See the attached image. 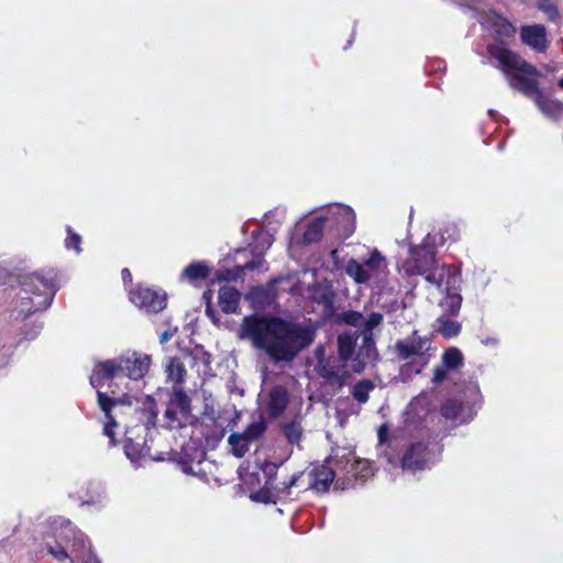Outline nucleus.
<instances>
[{
  "label": "nucleus",
  "mask_w": 563,
  "mask_h": 563,
  "mask_svg": "<svg viewBox=\"0 0 563 563\" xmlns=\"http://www.w3.org/2000/svg\"><path fill=\"white\" fill-rule=\"evenodd\" d=\"M242 331L254 347L275 364L290 363L316 340L317 327L275 314L253 313L243 318Z\"/></svg>",
  "instance_id": "f257e3e1"
},
{
  "label": "nucleus",
  "mask_w": 563,
  "mask_h": 563,
  "mask_svg": "<svg viewBox=\"0 0 563 563\" xmlns=\"http://www.w3.org/2000/svg\"><path fill=\"white\" fill-rule=\"evenodd\" d=\"M487 53L499 63L500 70L512 90L530 100L542 90L539 82L541 71L519 54L498 44H489Z\"/></svg>",
  "instance_id": "f03ea898"
},
{
  "label": "nucleus",
  "mask_w": 563,
  "mask_h": 563,
  "mask_svg": "<svg viewBox=\"0 0 563 563\" xmlns=\"http://www.w3.org/2000/svg\"><path fill=\"white\" fill-rule=\"evenodd\" d=\"M20 313L24 317L46 310L59 289V276L55 268L41 269L20 276Z\"/></svg>",
  "instance_id": "7ed1b4c3"
},
{
  "label": "nucleus",
  "mask_w": 563,
  "mask_h": 563,
  "mask_svg": "<svg viewBox=\"0 0 563 563\" xmlns=\"http://www.w3.org/2000/svg\"><path fill=\"white\" fill-rule=\"evenodd\" d=\"M137 423L128 427L124 438V453L131 462L136 463L146 457L161 460L151 453L147 444V434L151 428L155 427L157 419L156 404L148 398L142 408L135 410Z\"/></svg>",
  "instance_id": "20e7f679"
},
{
  "label": "nucleus",
  "mask_w": 563,
  "mask_h": 563,
  "mask_svg": "<svg viewBox=\"0 0 563 563\" xmlns=\"http://www.w3.org/2000/svg\"><path fill=\"white\" fill-rule=\"evenodd\" d=\"M401 269L408 277L424 276L426 280L442 289L443 279L450 273L445 266L438 268L437 249L424 241L409 249V257L402 262Z\"/></svg>",
  "instance_id": "39448f33"
},
{
  "label": "nucleus",
  "mask_w": 563,
  "mask_h": 563,
  "mask_svg": "<svg viewBox=\"0 0 563 563\" xmlns=\"http://www.w3.org/2000/svg\"><path fill=\"white\" fill-rule=\"evenodd\" d=\"M305 475V471H298L292 473L289 478L284 479L275 486L265 485L261 487L257 492L252 494L251 498L254 501L262 504H277V503H288L292 501L296 498L292 497V488L302 486V478Z\"/></svg>",
  "instance_id": "423d86ee"
},
{
  "label": "nucleus",
  "mask_w": 563,
  "mask_h": 563,
  "mask_svg": "<svg viewBox=\"0 0 563 563\" xmlns=\"http://www.w3.org/2000/svg\"><path fill=\"white\" fill-rule=\"evenodd\" d=\"M385 459L391 466H399L404 472L416 474L428 466L430 451L427 443L413 442L406 448L401 456L386 451Z\"/></svg>",
  "instance_id": "0eeeda50"
},
{
  "label": "nucleus",
  "mask_w": 563,
  "mask_h": 563,
  "mask_svg": "<svg viewBox=\"0 0 563 563\" xmlns=\"http://www.w3.org/2000/svg\"><path fill=\"white\" fill-rule=\"evenodd\" d=\"M130 300L147 313H158L167 306V296L164 291L137 284L129 291Z\"/></svg>",
  "instance_id": "6e6552de"
},
{
  "label": "nucleus",
  "mask_w": 563,
  "mask_h": 563,
  "mask_svg": "<svg viewBox=\"0 0 563 563\" xmlns=\"http://www.w3.org/2000/svg\"><path fill=\"white\" fill-rule=\"evenodd\" d=\"M316 369L319 376L338 390L345 385L350 377L346 363L335 356L320 360Z\"/></svg>",
  "instance_id": "1a4fd4ad"
},
{
  "label": "nucleus",
  "mask_w": 563,
  "mask_h": 563,
  "mask_svg": "<svg viewBox=\"0 0 563 563\" xmlns=\"http://www.w3.org/2000/svg\"><path fill=\"white\" fill-rule=\"evenodd\" d=\"M430 341L428 336L418 334V330H413L410 335L395 343L394 352L399 361H408L411 357H422L429 351Z\"/></svg>",
  "instance_id": "9d476101"
},
{
  "label": "nucleus",
  "mask_w": 563,
  "mask_h": 563,
  "mask_svg": "<svg viewBox=\"0 0 563 563\" xmlns=\"http://www.w3.org/2000/svg\"><path fill=\"white\" fill-rule=\"evenodd\" d=\"M97 402L101 411L104 413L106 422L103 426V434L109 438V443L111 446L117 444L114 428H117L118 423L112 411L118 407L124 405L123 397H111L107 393L98 390L97 391Z\"/></svg>",
  "instance_id": "9b49d317"
},
{
  "label": "nucleus",
  "mask_w": 563,
  "mask_h": 563,
  "mask_svg": "<svg viewBox=\"0 0 563 563\" xmlns=\"http://www.w3.org/2000/svg\"><path fill=\"white\" fill-rule=\"evenodd\" d=\"M119 360L121 363V374H124L133 380L143 378L147 374L152 363L150 355L136 352L120 356Z\"/></svg>",
  "instance_id": "f8f14e48"
},
{
  "label": "nucleus",
  "mask_w": 563,
  "mask_h": 563,
  "mask_svg": "<svg viewBox=\"0 0 563 563\" xmlns=\"http://www.w3.org/2000/svg\"><path fill=\"white\" fill-rule=\"evenodd\" d=\"M310 478L306 486H301V492L314 490L316 493H327L335 478L333 468L325 464L314 465L308 473Z\"/></svg>",
  "instance_id": "ddd939ff"
},
{
  "label": "nucleus",
  "mask_w": 563,
  "mask_h": 563,
  "mask_svg": "<svg viewBox=\"0 0 563 563\" xmlns=\"http://www.w3.org/2000/svg\"><path fill=\"white\" fill-rule=\"evenodd\" d=\"M378 357L374 334H362V343L357 347L353 358L352 368L355 373H362L365 367L374 363Z\"/></svg>",
  "instance_id": "4468645a"
},
{
  "label": "nucleus",
  "mask_w": 563,
  "mask_h": 563,
  "mask_svg": "<svg viewBox=\"0 0 563 563\" xmlns=\"http://www.w3.org/2000/svg\"><path fill=\"white\" fill-rule=\"evenodd\" d=\"M120 364L119 357L98 362L89 377L90 385L98 391L107 380H111L121 374Z\"/></svg>",
  "instance_id": "2eb2a0df"
},
{
  "label": "nucleus",
  "mask_w": 563,
  "mask_h": 563,
  "mask_svg": "<svg viewBox=\"0 0 563 563\" xmlns=\"http://www.w3.org/2000/svg\"><path fill=\"white\" fill-rule=\"evenodd\" d=\"M290 401V395L283 385L273 386L267 394L266 411L269 418L282 417Z\"/></svg>",
  "instance_id": "dca6fc26"
},
{
  "label": "nucleus",
  "mask_w": 563,
  "mask_h": 563,
  "mask_svg": "<svg viewBox=\"0 0 563 563\" xmlns=\"http://www.w3.org/2000/svg\"><path fill=\"white\" fill-rule=\"evenodd\" d=\"M456 282V276L449 273L443 279L442 289L440 291L445 292V297L441 302V307L450 316H456L460 312L462 305V296L456 291L452 285Z\"/></svg>",
  "instance_id": "f3484780"
},
{
  "label": "nucleus",
  "mask_w": 563,
  "mask_h": 563,
  "mask_svg": "<svg viewBox=\"0 0 563 563\" xmlns=\"http://www.w3.org/2000/svg\"><path fill=\"white\" fill-rule=\"evenodd\" d=\"M521 41L536 52H544L548 47L547 31L542 24L522 26Z\"/></svg>",
  "instance_id": "a211bd4d"
},
{
  "label": "nucleus",
  "mask_w": 563,
  "mask_h": 563,
  "mask_svg": "<svg viewBox=\"0 0 563 563\" xmlns=\"http://www.w3.org/2000/svg\"><path fill=\"white\" fill-rule=\"evenodd\" d=\"M206 457V451L194 442L183 445L178 463L184 473L194 474L192 464H200Z\"/></svg>",
  "instance_id": "6ab92c4d"
},
{
  "label": "nucleus",
  "mask_w": 563,
  "mask_h": 563,
  "mask_svg": "<svg viewBox=\"0 0 563 563\" xmlns=\"http://www.w3.org/2000/svg\"><path fill=\"white\" fill-rule=\"evenodd\" d=\"M537 108L549 119L559 121L563 118V103L556 99H552L541 90L532 99Z\"/></svg>",
  "instance_id": "aec40b11"
},
{
  "label": "nucleus",
  "mask_w": 563,
  "mask_h": 563,
  "mask_svg": "<svg viewBox=\"0 0 563 563\" xmlns=\"http://www.w3.org/2000/svg\"><path fill=\"white\" fill-rule=\"evenodd\" d=\"M241 294L232 286H221L218 291V302L221 310L229 313H236L240 308Z\"/></svg>",
  "instance_id": "412c9836"
},
{
  "label": "nucleus",
  "mask_w": 563,
  "mask_h": 563,
  "mask_svg": "<svg viewBox=\"0 0 563 563\" xmlns=\"http://www.w3.org/2000/svg\"><path fill=\"white\" fill-rule=\"evenodd\" d=\"M490 27L493 30L494 40L499 42L501 44L500 46L507 44L509 40L514 38L517 32L514 24L500 15H497L492 21Z\"/></svg>",
  "instance_id": "4be33fe9"
},
{
  "label": "nucleus",
  "mask_w": 563,
  "mask_h": 563,
  "mask_svg": "<svg viewBox=\"0 0 563 563\" xmlns=\"http://www.w3.org/2000/svg\"><path fill=\"white\" fill-rule=\"evenodd\" d=\"M210 273L211 269L205 262H192L183 269L179 279L195 285L198 282L206 280Z\"/></svg>",
  "instance_id": "5701e85b"
},
{
  "label": "nucleus",
  "mask_w": 563,
  "mask_h": 563,
  "mask_svg": "<svg viewBox=\"0 0 563 563\" xmlns=\"http://www.w3.org/2000/svg\"><path fill=\"white\" fill-rule=\"evenodd\" d=\"M325 222L327 218L324 217H316L310 220L302 236L305 243L312 244L320 242L323 238Z\"/></svg>",
  "instance_id": "b1692460"
},
{
  "label": "nucleus",
  "mask_w": 563,
  "mask_h": 563,
  "mask_svg": "<svg viewBox=\"0 0 563 563\" xmlns=\"http://www.w3.org/2000/svg\"><path fill=\"white\" fill-rule=\"evenodd\" d=\"M168 404L180 412V419L183 417L191 419V399L181 387L174 390Z\"/></svg>",
  "instance_id": "393cba45"
},
{
  "label": "nucleus",
  "mask_w": 563,
  "mask_h": 563,
  "mask_svg": "<svg viewBox=\"0 0 563 563\" xmlns=\"http://www.w3.org/2000/svg\"><path fill=\"white\" fill-rule=\"evenodd\" d=\"M165 372L167 374L168 380L173 382L178 386H180L185 382L187 375V371L184 363L177 356L168 358L165 366Z\"/></svg>",
  "instance_id": "a878e982"
},
{
  "label": "nucleus",
  "mask_w": 563,
  "mask_h": 563,
  "mask_svg": "<svg viewBox=\"0 0 563 563\" xmlns=\"http://www.w3.org/2000/svg\"><path fill=\"white\" fill-rule=\"evenodd\" d=\"M356 347V339L347 333L340 334L338 336V357L339 360L343 362H347L350 360L353 361V355Z\"/></svg>",
  "instance_id": "bb28decb"
},
{
  "label": "nucleus",
  "mask_w": 563,
  "mask_h": 563,
  "mask_svg": "<svg viewBox=\"0 0 563 563\" xmlns=\"http://www.w3.org/2000/svg\"><path fill=\"white\" fill-rule=\"evenodd\" d=\"M465 409L463 400L456 398H449L440 406V415L445 420L455 421L457 420Z\"/></svg>",
  "instance_id": "cd10ccee"
},
{
  "label": "nucleus",
  "mask_w": 563,
  "mask_h": 563,
  "mask_svg": "<svg viewBox=\"0 0 563 563\" xmlns=\"http://www.w3.org/2000/svg\"><path fill=\"white\" fill-rule=\"evenodd\" d=\"M345 273L347 274V276L353 278V280L356 284H366L372 277V274L369 273L368 269H366L364 264H361L355 258H351L350 261H347L345 266Z\"/></svg>",
  "instance_id": "c85d7f7f"
},
{
  "label": "nucleus",
  "mask_w": 563,
  "mask_h": 563,
  "mask_svg": "<svg viewBox=\"0 0 563 563\" xmlns=\"http://www.w3.org/2000/svg\"><path fill=\"white\" fill-rule=\"evenodd\" d=\"M267 422L263 416L258 420L250 423L243 432H240L250 443L257 442L265 435Z\"/></svg>",
  "instance_id": "c756f323"
},
{
  "label": "nucleus",
  "mask_w": 563,
  "mask_h": 563,
  "mask_svg": "<svg viewBox=\"0 0 563 563\" xmlns=\"http://www.w3.org/2000/svg\"><path fill=\"white\" fill-rule=\"evenodd\" d=\"M374 389V382L368 378H363L352 387L351 395L358 404H365L369 399V393Z\"/></svg>",
  "instance_id": "7c9ffc66"
},
{
  "label": "nucleus",
  "mask_w": 563,
  "mask_h": 563,
  "mask_svg": "<svg viewBox=\"0 0 563 563\" xmlns=\"http://www.w3.org/2000/svg\"><path fill=\"white\" fill-rule=\"evenodd\" d=\"M280 430L287 442L291 445L299 444L302 439V427L297 420H291L282 424Z\"/></svg>",
  "instance_id": "2f4dec72"
},
{
  "label": "nucleus",
  "mask_w": 563,
  "mask_h": 563,
  "mask_svg": "<svg viewBox=\"0 0 563 563\" xmlns=\"http://www.w3.org/2000/svg\"><path fill=\"white\" fill-rule=\"evenodd\" d=\"M347 473L355 479L366 481L373 475V468L367 460L356 459L351 463Z\"/></svg>",
  "instance_id": "473e14b6"
},
{
  "label": "nucleus",
  "mask_w": 563,
  "mask_h": 563,
  "mask_svg": "<svg viewBox=\"0 0 563 563\" xmlns=\"http://www.w3.org/2000/svg\"><path fill=\"white\" fill-rule=\"evenodd\" d=\"M164 420L166 428L176 430L185 427L190 419L187 417H183L180 419V412L177 409L172 408V406L168 404L164 412Z\"/></svg>",
  "instance_id": "72a5a7b5"
},
{
  "label": "nucleus",
  "mask_w": 563,
  "mask_h": 563,
  "mask_svg": "<svg viewBox=\"0 0 563 563\" xmlns=\"http://www.w3.org/2000/svg\"><path fill=\"white\" fill-rule=\"evenodd\" d=\"M231 452L235 457H243L250 450L251 443L240 432H233L228 439Z\"/></svg>",
  "instance_id": "f704fd0d"
},
{
  "label": "nucleus",
  "mask_w": 563,
  "mask_h": 563,
  "mask_svg": "<svg viewBox=\"0 0 563 563\" xmlns=\"http://www.w3.org/2000/svg\"><path fill=\"white\" fill-rule=\"evenodd\" d=\"M442 364L449 369H456L463 365V354L456 347H450L442 354Z\"/></svg>",
  "instance_id": "c9c22d12"
},
{
  "label": "nucleus",
  "mask_w": 563,
  "mask_h": 563,
  "mask_svg": "<svg viewBox=\"0 0 563 563\" xmlns=\"http://www.w3.org/2000/svg\"><path fill=\"white\" fill-rule=\"evenodd\" d=\"M439 332L444 336L445 339H452L454 336H457L461 332L462 325L460 322L446 319V318H439Z\"/></svg>",
  "instance_id": "e433bc0d"
},
{
  "label": "nucleus",
  "mask_w": 563,
  "mask_h": 563,
  "mask_svg": "<svg viewBox=\"0 0 563 563\" xmlns=\"http://www.w3.org/2000/svg\"><path fill=\"white\" fill-rule=\"evenodd\" d=\"M364 266L372 274L386 268L387 263L386 258L382 255V253L377 249H374L371 252L369 257L364 262Z\"/></svg>",
  "instance_id": "4c0bfd02"
},
{
  "label": "nucleus",
  "mask_w": 563,
  "mask_h": 563,
  "mask_svg": "<svg viewBox=\"0 0 563 563\" xmlns=\"http://www.w3.org/2000/svg\"><path fill=\"white\" fill-rule=\"evenodd\" d=\"M284 465V462L275 463L265 461L262 465V471L265 476V485L275 486L277 479L278 470Z\"/></svg>",
  "instance_id": "58836bf2"
},
{
  "label": "nucleus",
  "mask_w": 563,
  "mask_h": 563,
  "mask_svg": "<svg viewBox=\"0 0 563 563\" xmlns=\"http://www.w3.org/2000/svg\"><path fill=\"white\" fill-rule=\"evenodd\" d=\"M339 217L345 221L343 227V235L344 238H349L353 234L355 230V214L353 210L349 207L342 208L339 211Z\"/></svg>",
  "instance_id": "ea45409f"
},
{
  "label": "nucleus",
  "mask_w": 563,
  "mask_h": 563,
  "mask_svg": "<svg viewBox=\"0 0 563 563\" xmlns=\"http://www.w3.org/2000/svg\"><path fill=\"white\" fill-rule=\"evenodd\" d=\"M536 7L542 11L550 21L556 22L560 19L558 7L551 0H536Z\"/></svg>",
  "instance_id": "a19ab883"
},
{
  "label": "nucleus",
  "mask_w": 563,
  "mask_h": 563,
  "mask_svg": "<svg viewBox=\"0 0 563 563\" xmlns=\"http://www.w3.org/2000/svg\"><path fill=\"white\" fill-rule=\"evenodd\" d=\"M383 314L380 312H372L361 325L362 334H373V330L383 322Z\"/></svg>",
  "instance_id": "79ce46f5"
},
{
  "label": "nucleus",
  "mask_w": 563,
  "mask_h": 563,
  "mask_svg": "<svg viewBox=\"0 0 563 563\" xmlns=\"http://www.w3.org/2000/svg\"><path fill=\"white\" fill-rule=\"evenodd\" d=\"M377 439L378 445L385 446L383 456L385 457V452H391V441L389 439V427L387 423H382L377 430Z\"/></svg>",
  "instance_id": "37998d69"
},
{
  "label": "nucleus",
  "mask_w": 563,
  "mask_h": 563,
  "mask_svg": "<svg viewBox=\"0 0 563 563\" xmlns=\"http://www.w3.org/2000/svg\"><path fill=\"white\" fill-rule=\"evenodd\" d=\"M340 320L352 327H361L364 321V317L361 312L355 310L343 311L340 314Z\"/></svg>",
  "instance_id": "c03bdc74"
},
{
  "label": "nucleus",
  "mask_w": 563,
  "mask_h": 563,
  "mask_svg": "<svg viewBox=\"0 0 563 563\" xmlns=\"http://www.w3.org/2000/svg\"><path fill=\"white\" fill-rule=\"evenodd\" d=\"M67 238L65 240V246L68 250H75L77 253L81 252V236L76 233L69 225L66 229Z\"/></svg>",
  "instance_id": "a18cd8bd"
},
{
  "label": "nucleus",
  "mask_w": 563,
  "mask_h": 563,
  "mask_svg": "<svg viewBox=\"0 0 563 563\" xmlns=\"http://www.w3.org/2000/svg\"><path fill=\"white\" fill-rule=\"evenodd\" d=\"M314 301L323 305L327 312H332L334 308V295L330 290L322 291L318 297H314Z\"/></svg>",
  "instance_id": "49530a36"
},
{
  "label": "nucleus",
  "mask_w": 563,
  "mask_h": 563,
  "mask_svg": "<svg viewBox=\"0 0 563 563\" xmlns=\"http://www.w3.org/2000/svg\"><path fill=\"white\" fill-rule=\"evenodd\" d=\"M76 559L81 563H101L97 555L91 551V548L85 549L82 543V551L76 554Z\"/></svg>",
  "instance_id": "de8ad7c7"
},
{
  "label": "nucleus",
  "mask_w": 563,
  "mask_h": 563,
  "mask_svg": "<svg viewBox=\"0 0 563 563\" xmlns=\"http://www.w3.org/2000/svg\"><path fill=\"white\" fill-rule=\"evenodd\" d=\"M240 266L236 267V271L233 269H223L217 272V280L219 282H233L236 280L240 276Z\"/></svg>",
  "instance_id": "09e8293b"
},
{
  "label": "nucleus",
  "mask_w": 563,
  "mask_h": 563,
  "mask_svg": "<svg viewBox=\"0 0 563 563\" xmlns=\"http://www.w3.org/2000/svg\"><path fill=\"white\" fill-rule=\"evenodd\" d=\"M47 552L57 561L62 562L69 558L67 551L60 544L47 545Z\"/></svg>",
  "instance_id": "8fccbe9b"
},
{
  "label": "nucleus",
  "mask_w": 563,
  "mask_h": 563,
  "mask_svg": "<svg viewBox=\"0 0 563 563\" xmlns=\"http://www.w3.org/2000/svg\"><path fill=\"white\" fill-rule=\"evenodd\" d=\"M448 369L443 364L435 366L433 369V383L441 384L443 383L448 377Z\"/></svg>",
  "instance_id": "3c124183"
},
{
  "label": "nucleus",
  "mask_w": 563,
  "mask_h": 563,
  "mask_svg": "<svg viewBox=\"0 0 563 563\" xmlns=\"http://www.w3.org/2000/svg\"><path fill=\"white\" fill-rule=\"evenodd\" d=\"M253 236L258 239V238H262V245H263V249H268L271 245H272V235H269L268 233H263V232H258L256 233L255 231L253 232Z\"/></svg>",
  "instance_id": "603ef678"
},
{
  "label": "nucleus",
  "mask_w": 563,
  "mask_h": 563,
  "mask_svg": "<svg viewBox=\"0 0 563 563\" xmlns=\"http://www.w3.org/2000/svg\"><path fill=\"white\" fill-rule=\"evenodd\" d=\"M122 280L124 284H132V273L129 268H123L121 271Z\"/></svg>",
  "instance_id": "864d4df0"
},
{
  "label": "nucleus",
  "mask_w": 563,
  "mask_h": 563,
  "mask_svg": "<svg viewBox=\"0 0 563 563\" xmlns=\"http://www.w3.org/2000/svg\"><path fill=\"white\" fill-rule=\"evenodd\" d=\"M258 266H260L258 262L250 261V262H246L242 267H240V272L243 271V269L254 271Z\"/></svg>",
  "instance_id": "5fc2aeb1"
},
{
  "label": "nucleus",
  "mask_w": 563,
  "mask_h": 563,
  "mask_svg": "<svg viewBox=\"0 0 563 563\" xmlns=\"http://www.w3.org/2000/svg\"><path fill=\"white\" fill-rule=\"evenodd\" d=\"M202 298L203 300L207 302H210L212 301V291L211 290H206L202 295Z\"/></svg>",
  "instance_id": "6e6d98bb"
},
{
  "label": "nucleus",
  "mask_w": 563,
  "mask_h": 563,
  "mask_svg": "<svg viewBox=\"0 0 563 563\" xmlns=\"http://www.w3.org/2000/svg\"><path fill=\"white\" fill-rule=\"evenodd\" d=\"M206 313L210 317H214V311L212 309V306L210 305V302H207L206 305Z\"/></svg>",
  "instance_id": "4d7b16f0"
},
{
  "label": "nucleus",
  "mask_w": 563,
  "mask_h": 563,
  "mask_svg": "<svg viewBox=\"0 0 563 563\" xmlns=\"http://www.w3.org/2000/svg\"><path fill=\"white\" fill-rule=\"evenodd\" d=\"M558 86L563 89V77L558 81Z\"/></svg>",
  "instance_id": "13d9d810"
},
{
  "label": "nucleus",
  "mask_w": 563,
  "mask_h": 563,
  "mask_svg": "<svg viewBox=\"0 0 563 563\" xmlns=\"http://www.w3.org/2000/svg\"><path fill=\"white\" fill-rule=\"evenodd\" d=\"M411 366V364H405L402 367H401V371L404 372L406 368H409Z\"/></svg>",
  "instance_id": "bf43d9fd"
},
{
  "label": "nucleus",
  "mask_w": 563,
  "mask_h": 563,
  "mask_svg": "<svg viewBox=\"0 0 563 563\" xmlns=\"http://www.w3.org/2000/svg\"><path fill=\"white\" fill-rule=\"evenodd\" d=\"M426 364H427V361H424V362H423V364H421V366H420V367H423ZM420 371H421V368H417V369H416V373H420Z\"/></svg>",
  "instance_id": "052dcab7"
}]
</instances>
